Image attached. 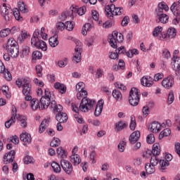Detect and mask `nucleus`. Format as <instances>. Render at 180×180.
<instances>
[{
    "label": "nucleus",
    "instance_id": "nucleus-17",
    "mask_svg": "<svg viewBox=\"0 0 180 180\" xmlns=\"http://www.w3.org/2000/svg\"><path fill=\"white\" fill-rule=\"evenodd\" d=\"M170 10L176 18H179V19H180V0L177 2H174L171 6Z\"/></svg>",
    "mask_w": 180,
    "mask_h": 180
},
{
    "label": "nucleus",
    "instance_id": "nucleus-49",
    "mask_svg": "<svg viewBox=\"0 0 180 180\" xmlns=\"http://www.w3.org/2000/svg\"><path fill=\"white\" fill-rule=\"evenodd\" d=\"M21 53L22 57H26V56H29V53H30V47L27 46L22 47Z\"/></svg>",
    "mask_w": 180,
    "mask_h": 180
},
{
    "label": "nucleus",
    "instance_id": "nucleus-38",
    "mask_svg": "<svg viewBox=\"0 0 180 180\" xmlns=\"http://www.w3.org/2000/svg\"><path fill=\"white\" fill-rule=\"evenodd\" d=\"M51 165L53 172H55L56 174H60V172H61V167L58 163L53 162Z\"/></svg>",
    "mask_w": 180,
    "mask_h": 180
},
{
    "label": "nucleus",
    "instance_id": "nucleus-46",
    "mask_svg": "<svg viewBox=\"0 0 180 180\" xmlns=\"http://www.w3.org/2000/svg\"><path fill=\"white\" fill-rule=\"evenodd\" d=\"M171 134V129L169 128H166L162 131L160 134V137L163 139V137H167Z\"/></svg>",
    "mask_w": 180,
    "mask_h": 180
},
{
    "label": "nucleus",
    "instance_id": "nucleus-12",
    "mask_svg": "<svg viewBox=\"0 0 180 180\" xmlns=\"http://www.w3.org/2000/svg\"><path fill=\"white\" fill-rule=\"evenodd\" d=\"M60 165L63 171H65V174H67L68 175H71V174H72L74 169L72 167V164H71L70 161L65 160H61Z\"/></svg>",
    "mask_w": 180,
    "mask_h": 180
},
{
    "label": "nucleus",
    "instance_id": "nucleus-4",
    "mask_svg": "<svg viewBox=\"0 0 180 180\" xmlns=\"http://www.w3.org/2000/svg\"><path fill=\"white\" fill-rule=\"evenodd\" d=\"M15 84L18 88H20L22 86V94L25 95V101H30L32 99V85H30V81L29 79H18L15 81Z\"/></svg>",
    "mask_w": 180,
    "mask_h": 180
},
{
    "label": "nucleus",
    "instance_id": "nucleus-51",
    "mask_svg": "<svg viewBox=\"0 0 180 180\" xmlns=\"http://www.w3.org/2000/svg\"><path fill=\"white\" fill-rule=\"evenodd\" d=\"M76 91L77 92L80 91H85V83L80 82L76 84Z\"/></svg>",
    "mask_w": 180,
    "mask_h": 180
},
{
    "label": "nucleus",
    "instance_id": "nucleus-42",
    "mask_svg": "<svg viewBox=\"0 0 180 180\" xmlns=\"http://www.w3.org/2000/svg\"><path fill=\"white\" fill-rule=\"evenodd\" d=\"M91 29H92V25H91L90 23H86L82 28V34L84 36H86V33L87 32H89V30H91Z\"/></svg>",
    "mask_w": 180,
    "mask_h": 180
},
{
    "label": "nucleus",
    "instance_id": "nucleus-58",
    "mask_svg": "<svg viewBox=\"0 0 180 180\" xmlns=\"http://www.w3.org/2000/svg\"><path fill=\"white\" fill-rule=\"evenodd\" d=\"M19 11L20 12H22V13H26L27 12V8H26V5H25V3H20L18 4Z\"/></svg>",
    "mask_w": 180,
    "mask_h": 180
},
{
    "label": "nucleus",
    "instance_id": "nucleus-23",
    "mask_svg": "<svg viewBox=\"0 0 180 180\" xmlns=\"http://www.w3.org/2000/svg\"><path fill=\"white\" fill-rule=\"evenodd\" d=\"M56 113H58L56 116L57 122H59L60 123H65V122L68 120V116H67V113L61 112V111L57 112Z\"/></svg>",
    "mask_w": 180,
    "mask_h": 180
},
{
    "label": "nucleus",
    "instance_id": "nucleus-14",
    "mask_svg": "<svg viewBox=\"0 0 180 180\" xmlns=\"http://www.w3.org/2000/svg\"><path fill=\"white\" fill-rule=\"evenodd\" d=\"M72 11V15L75 16V15H79V16H82L83 15H85V12H86V7L82 6L79 8L78 6H72V8H70Z\"/></svg>",
    "mask_w": 180,
    "mask_h": 180
},
{
    "label": "nucleus",
    "instance_id": "nucleus-55",
    "mask_svg": "<svg viewBox=\"0 0 180 180\" xmlns=\"http://www.w3.org/2000/svg\"><path fill=\"white\" fill-rule=\"evenodd\" d=\"M160 161L158 160V158H157V156H152L150 158V165H153V167H156V165H158V162Z\"/></svg>",
    "mask_w": 180,
    "mask_h": 180
},
{
    "label": "nucleus",
    "instance_id": "nucleus-5",
    "mask_svg": "<svg viewBox=\"0 0 180 180\" xmlns=\"http://www.w3.org/2000/svg\"><path fill=\"white\" fill-rule=\"evenodd\" d=\"M7 52L12 58H18L19 57V45L15 39L9 38L7 41Z\"/></svg>",
    "mask_w": 180,
    "mask_h": 180
},
{
    "label": "nucleus",
    "instance_id": "nucleus-50",
    "mask_svg": "<svg viewBox=\"0 0 180 180\" xmlns=\"http://www.w3.org/2000/svg\"><path fill=\"white\" fill-rule=\"evenodd\" d=\"M146 141L148 144H153L154 141H155V137L154 136V134H148L146 137Z\"/></svg>",
    "mask_w": 180,
    "mask_h": 180
},
{
    "label": "nucleus",
    "instance_id": "nucleus-36",
    "mask_svg": "<svg viewBox=\"0 0 180 180\" xmlns=\"http://www.w3.org/2000/svg\"><path fill=\"white\" fill-rule=\"evenodd\" d=\"M86 96H88V91L86 90H82L80 91H77V98L79 100L81 99H86Z\"/></svg>",
    "mask_w": 180,
    "mask_h": 180
},
{
    "label": "nucleus",
    "instance_id": "nucleus-24",
    "mask_svg": "<svg viewBox=\"0 0 180 180\" xmlns=\"http://www.w3.org/2000/svg\"><path fill=\"white\" fill-rule=\"evenodd\" d=\"M129 126V124L126 121H119L115 124V129L117 131H122L124 129H126Z\"/></svg>",
    "mask_w": 180,
    "mask_h": 180
},
{
    "label": "nucleus",
    "instance_id": "nucleus-63",
    "mask_svg": "<svg viewBox=\"0 0 180 180\" xmlns=\"http://www.w3.org/2000/svg\"><path fill=\"white\" fill-rule=\"evenodd\" d=\"M58 65L60 68L65 67V65H67V58H65L64 60H59L58 62Z\"/></svg>",
    "mask_w": 180,
    "mask_h": 180
},
{
    "label": "nucleus",
    "instance_id": "nucleus-33",
    "mask_svg": "<svg viewBox=\"0 0 180 180\" xmlns=\"http://www.w3.org/2000/svg\"><path fill=\"white\" fill-rule=\"evenodd\" d=\"M161 153V147L160 146V144L158 143H154L153 146V149H152V154L154 156L160 155Z\"/></svg>",
    "mask_w": 180,
    "mask_h": 180
},
{
    "label": "nucleus",
    "instance_id": "nucleus-30",
    "mask_svg": "<svg viewBox=\"0 0 180 180\" xmlns=\"http://www.w3.org/2000/svg\"><path fill=\"white\" fill-rule=\"evenodd\" d=\"M54 88L55 89H58L60 94H65L67 92V87L65 85L60 83V82H56L54 84Z\"/></svg>",
    "mask_w": 180,
    "mask_h": 180
},
{
    "label": "nucleus",
    "instance_id": "nucleus-45",
    "mask_svg": "<svg viewBox=\"0 0 180 180\" xmlns=\"http://www.w3.org/2000/svg\"><path fill=\"white\" fill-rule=\"evenodd\" d=\"M159 164H160V169L164 170L167 168V167H169V162L165 160L164 159V160H160L159 161Z\"/></svg>",
    "mask_w": 180,
    "mask_h": 180
},
{
    "label": "nucleus",
    "instance_id": "nucleus-60",
    "mask_svg": "<svg viewBox=\"0 0 180 180\" xmlns=\"http://www.w3.org/2000/svg\"><path fill=\"white\" fill-rule=\"evenodd\" d=\"M23 160L25 164H32L33 162V158L30 155L25 156Z\"/></svg>",
    "mask_w": 180,
    "mask_h": 180
},
{
    "label": "nucleus",
    "instance_id": "nucleus-18",
    "mask_svg": "<svg viewBox=\"0 0 180 180\" xmlns=\"http://www.w3.org/2000/svg\"><path fill=\"white\" fill-rule=\"evenodd\" d=\"M79 44L80 46L75 49V53L72 58L73 61L77 63H80L82 60L81 51H82V48H81V42H79Z\"/></svg>",
    "mask_w": 180,
    "mask_h": 180
},
{
    "label": "nucleus",
    "instance_id": "nucleus-64",
    "mask_svg": "<svg viewBox=\"0 0 180 180\" xmlns=\"http://www.w3.org/2000/svg\"><path fill=\"white\" fill-rule=\"evenodd\" d=\"M102 77H103V70L101 68L97 69L96 78H102Z\"/></svg>",
    "mask_w": 180,
    "mask_h": 180
},
{
    "label": "nucleus",
    "instance_id": "nucleus-1",
    "mask_svg": "<svg viewBox=\"0 0 180 180\" xmlns=\"http://www.w3.org/2000/svg\"><path fill=\"white\" fill-rule=\"evenodd\" d=\"M46 28L41 27L40 30H36L31 39V45L32 47H36L37 49H41L42 51H47V44L43 40H47V34L44 32ZM43 39V40L40 39Z\"/></svg>",
    "mask_w": 180,
    "mask_h": 180
},
{
    "label": "nucleus",
    "instance_id": "nucleus-53",
    "mask_svg": "<svg viewBox=\"0 0 180 180\" xmlns=\"http://www.w3.org/2000/svg\"><path fill=\"white\" fill-rule=\"evenodd\" d=\"M9 34V28L3 29L0 31V37H7Z\"/></svg>",
    "mask_w": 180,
    "mask_h": 180
},
{
    "label": "nucleus",
    "instance_id": "nucleus-41",
    "mask_svg": "<svg viewBox=\"0 0 180 180\" xmlns=\"http://www.w3.org/2000/svg\"><path fill=\"white\" fill-rule=\"evenodd\" d=\"M1 92L7 99H10L11 93H9V87L8 86H3L1 87Z\"/></svg>",
    "mask_w": 180,
    "mask_h": 180
},
{
    "label": "nucleus",
    "instance_id": "nucleus-56",
    "mask_svg": "<svg viewBox=\"0 0 180 180\" xmlns=\"http://www.w3.org/2000/svg\"><path fill=\"white\" fill-rule=\"evenodd\" d=\"M65 25L67 30H68L69 32H71L73 30L74 22H72V21H68Z\"/></svg>",
    "mask_w": 180,
    "mask_h": 180
},
{
    "label": "nucleus",
    "instance_id": "nucleus-35",
    "mask_svg": "<svg viewBox=\"0 0 180 180\" xmlns=\"http://www.w3.org/2000/svg\"><path fill=\"white\" fill-rule=\"evenodd\" d=\"M17 120H19V122H20L22 127H27V122H26V120H27V118L26 117L18 115Z\"/></svg>",
    "mask_w": 180,
    "mask_h": 180
},
{
    "label": "nucleus",
    "instance_id": "nucleus-11",
    "mask_svg": "<svg viewBox=\"0 0 180 180\" xmlns=\"http://www.w3.org/2000/svg\"><path fill=\"white\" fill-rule=\"evenodd\" d=\"M115 51L117 53L118 56L119 54H126L127 57H129V58H133V56L139 55V50L134 49L126 51V48L123 46L119 47Z\"/></svg>",
    "mask_w": 180,
    "mask_h": 180
},
{
    "label": "nucleus",
    "instance_id": "nucleus-27",
    "mask_svg": "<svg viewBox=\"0 0 180 180\" xmlns=\"http://www.w3.org/2000/svg\"><path fill=\"white\" fill-rule=\"evenodd\" d=\"M50 124V120H44L39 126V133L41 134L43 133L47 127H49V125Z\"/></svg>",
    "mask_w": 180,
    "mask_h": 180
},
{
    "label": "nucleus",
    "instance_id": "nucleus-34",
    "mask_svg": "<svg viewBox=\"0 0 180 180\" xmlns=\"http://www.w3.org/2000/svg\"><path fill=\"white\" fill-rule=\"evenodd\" d=\"M145 169L146 171V174H148L149 175L155 172V167L153 165H150V163H147L145 165Z\"/></svg>",
    "mask_w": 180,
    "mask_h": 180
},
{
    "label": "nucleus",
    "instance_id": "nucleus-62",
    "mask_svg": "<svg viewBox=\"0 0 180 180\" xmlns=\"http://www.w3.org/2000/svg\"><path fill=\"white\" fill-rule=\"evenodd\" d=\"M174 124L176 127L179 131H180V115H178L175 117Z\"/></svg>",
    "mask_w": 180,
    "mask_h": 180
},
{
    "label": "nucleus",
    "instance_id": "nucleus-16",
    "mask_svg": "<svg viewBox=\"0 0 180 180\" xmlns=\"http://www.w3.org/2000/svg\"><path fill=\"white\" fill-rule=\"evenodd\" d=\"M16 154V152L13 150L10 152H8L6 153L4 156V164H11V162H13L15 160V155Z\"/></svg>",
    "mask_w": 180,
    "mask_h": 180
},
{
    "label": "nucleus",
    "instance_id": "nucleus-20",
    "mask_svg": "<svg viewBox=\"0 0 180 180\" xmlns=\"http://www.w3.org/2000/svg\"><path fill=\"white\" fill-rule=\"evenodd\" d=\"M154 80L153 77L150 76L143 77L141 79V84L143 86H153V84H154Z\"/></svg>",
    "mask_w": 180,
    "mask_h": 180
},
{
    "label": "nucleus",
    "instance_id": "nucleus-32",
    "mask_svg": "<svg viewBox=\"0 0 180 180\" xmlns=\"http://www.w3.org/2000/svg\"><path fill=\"white\" fill-rule=\"evenodd\" d=\"M162 34H164L162 33V27L161 26L156 27L153 32V36H154V37H158L159 40Z\"/></svg>",
    "mask_w": 180,
    "mask_h": 180
},
{
    "label": "nucleus",
    "instance_id": "nucleus-13",
    "mask_svg": "<svg viewBox=\"0 0 180 180\" xmlns=\"http://www.w3.org/2000/svg\"><path fill=\"white\" fill-rule=\"evenodd\" d=\"M176 36V30L174 27H169L167 33H164L160 37V40H165L167 39H174Z\"/></svg>",
    "mask_w": 180,
    "mask_h": 180
},
{
    "label": "nucleus",
    "instance_id": "nucleus-10",
    "mask_svg": "<svg viewBox=\"0 0 180 180\" xmlns=\"http://www.w3.org/2000/svg\"><path fill=\"white\" fill-rule=\"evenodd\" d=\"M129 102L131 106H137L140 102V93L137 88H131L129 91Z\"/></svg>",
    "mask_w": 180,
    "mask_h": 180
},
{
    "label": "nucleus",
    "instance_id": "nucleus-3",
    "mask_svg": "<svg viewBox=\"0 0 180 180\" xmlns=\"http://www.w3.org/2000/svg\"><path fill=\"white\" fill-rule=\"evenodd\" d=\"M1 16H3L5 20H9L12 19V16H14L16 20H20V11L19 9L14 8L12 10L9 6H7L6 4H3L2 6L0 8Z\"/></svg>",
    "mask_w": 180,
    "mask_h": 180
},
{
    "label": "nucleus",
    "instance_id": "nucleus-39",
    "mask_svg": "<svg viewBox=\"0 0 180 180\" xmlns=\"http://www.w3.org/2000/svg\"><path fill=\"white\" fill-rule=\"evenodd\" d=\"M56 154H58V157H60V158H67V153L63 147H59L57 148Z\"/></svg>",
    "mask_w": 180,
    "mask_h": 180
},
{
    "label": "nucleus",
    "instance_id": "nucleus-22",
    "mask_svg": "<svg viewBox=\"0 0 180 180\" xmlns=\"http://www.w3.org/2000/svg\"><path fill=\"white\" fill-rule=\"evenodd\" d=\"M105 103V101H103V99L98 101V103L96 105V109L94 112L95 116H101V114L102 113V110H103V105Z\"/></svg>",
    "mask_w": 180,
    "mask_h": 180
},
{
    "label": "nucleus",
    "instance_id": "nucleus-37",
    "mask_svg": "<svg viewBox=\"0 0 180 180\" xmlns=\"http://www.w3.org/2000/svg\"><path fill=\"white\" fill-rule=\"evenodd\" d=\"M112 95L115 101H122L123 99V96H122V93L119 90H114Z\"/></svg>",
    "mask_w": 180,
    "mask_h": 180
},
{
    "label": "nucleus",
    "instance_id": "nucleus-40",
    "mask_svg": "<svg viewBox=\"0 0 180 180\" xmlns=\"http://www.w3.org/2000/svg\"><path fill=\"white\" fill-rule=\"evenodd\" d=\"M15 114H13L11 119L6 122L5 127L6 129H9L12 124H13L16 122V118L15 117Z\"/></svg>",
    "mask_w": 180,
    "mask_h": 180
},
{
    "label": "nucleus",
    "instance_id": "nucleus-9",
    "mask_svg": "<svg viewBox=\"0 0 180 180\" xmlns=\"http://www.w3.org/2000/svg\"><path fill=\"white\" fill-rule=\"evenodd\" d=\"M44 92L45 95L39 101L41 103L40 110L47 109L50 106V103H51V92H50V89H45Z\"/></svg>",
    "mask_w": 180,
    "mask_h": 180
},
{
    "label": "nucleus",
    "instance_id": "nucleus-25",
    "mask_svg": "<svg viewBox=\"0 0 180 180\" xmlns=\"http://www.w3.org/2000/svg\"><path fill=\"white\" fill-rule=\"evenodd\" d=\"M139 139H140V132L139 131H136L130 135L129 143L131 144H135V143L139 141Z\"/></svg>",
    "mask_w": 180,
    "mask_h": 180
},
{
    "label": "nucleus",
    "instance_id": "nucleus-57",
    "mask_svg": "<svg viewBox=\"0 0 180 180\" xmlns=\"http://www.w3.org/2000/svg\"><path fill=\"white\" fill-rule=\"evenodd\" d=\"M129 128L131 130H135L136 129V118L134 117L131 116V122L129 124Z\"/></svg>",
    "mask_w": 180,
    "mask_h": 180
},
{
    "label": "nucleus",
    "instance_id": "nucleus-48",
    "mask_svg": "<svg viewBox=\"0 0 180 180\" xmlns=\"http://www.w3.org/2000/svg\"><path fill=\"white\" fill-rule=\"evenodd\" d=\"M61 144V141L58 138H53L51 142V147H58Z\"/></svg>",
    "mask_w": 180,
    "mask_h": 180
},
{
    "label": "nucleus",
    "instance_id": "nucleus-6",
    "mask_svg": "<svg viewBox=\"0 0 180 180\" xmlns=\"http://www.w3.org/2000/svg\"><path fill=\"white\" fill-rule=\"evenodd\" d=\"M164 10L167 12V11L169 10V8H168V6L165 5L164 3L159 4L158 10L156 11L158 15L157 22L165 24L168 23L169 17L167 14L164 13Z\"/></svg>",
    "mask_w": 180,
    "mask_h": 180
},
{
    "label": "nucleus",
    "instance_id": "nucleus-31",
    "mask_svg": "<svg viewBox=\"0 0 180 180\" xmlns=\"http://www.w3.org/2000/svg\"><path fill=\"white\" fill-rule=\"evenodd\" d=\"M58 35L55 34L54 36L49 38V45L51 47H57L58 46Z\"/></svg>",
    "mask_w": 180,
    "mask_h": 180
},
{
    "label": "nucleus",
    "instance_id": "nucleus-7",
    "mask_svg": "<svg viewBox=\"0 0 180 180\" xmlns=\"http://www.w3.org/2000/svg\"><path fill=\"white\" fill-rule=\"evenodd\" d=\"M124 13L123 8L116 7L112 4L105 7V15L109 19H113V16H120Z\"/></svg>",
    "mask_w": 180,
    "mask_h": 180
},
{
    "label": "nucleus",
    "instance_id": "nucleus-21",
    "mask_svg": "<svg viewBox=\"0 0 180 180\" xmlns=\"http://www.w3.org/2000/svg\"><path fill=\"white\" fill-rule=\"evenodd\" d=\"M20 139L21 141H23L24 146H27V144H30V143H32V136L27 132L20 134Z\"/></svg>",
    "mask_w": 180,
    "mask_h": 180
},
{
    "label": "nucleus",
    "instance_id": "nucleus-19",
    "mask_svg": "<svg viewBox=\"0 0 180 180\" xmlns=\"http://www.w3.org/2000/svg\"><path fill=\"white\" fill-rule=\"evenodd\" d=\"M148 129L152 131V133H160L161 131V124L158 122H153L149 126Z\"/></svg>",
    "mask_w": 180,
    "mask_h": 180
},
{
    "label": "nucleus",
    "instance_id": "nucleus-44",
    "mask_svg": "<svg viewBox=\"0 0 180 180\" xmlns=\"http://www.w3.org/2000/svg\"><path fill=\"white\" fill-rule=\"evenodd\" d=\"M174 101H175V96L174 95V91H170L167 98L168 105H172V103H174Z\"/></svg>",
    "mask_w": 180,
    "mask_h": 180
},
{
    "label": "nucleus",
    "instance_id": "nucleus-8",
    "mask_svg": "<svg viewBox=\"0 0 180 180\" xmlns=\"http://www.w3.org/2000/svg\"><path fill=\"white\" fill-rule=\"evenodd\" d=\"M108 41L111 47L113 49H117V43H122L123 41V34L114 31L112 34L109 36Z\"/></svg>",
    "mask_w": 180,
    "mask_h": 180
},
{
    "label": "nucleus",
    "instance_id": "nucleus-2",
    "mask_svg": "<svg viewBox=\"0 0 180 180\" xmlns=\"http://www.w3.org/2000/svg\"><path fill=\"white\" fill-rule=\"evenodd\" d=\"M95 103L96 101L94 100L91 98H83L79 107L76 103H72V110L75 113H79V110L86 113V112H89V110H91V109H94Z\"/></svg>",
    "mask_w": 180,
    "mask_h": 180
},
{
    "label": "nucleus",
    "instance_id": "nucleus-52",
    "mask_svg": "<svg viewBox=\"0 0 180 180\" xmlns=\"http://www.w3.org/2000/svg\"><path fill=\"white\" fill-rule=\"evenodd\" d=\"M126 141H122L119 144H118V150L120 153H124V150L126 148Z\"/></svg>",
    "mask_w": 180,
    "mask_h": 180
},
{
    "label": "nucleus",
    "instance_id": "nucleus-47",
    "mask_svg": "<svg viewBox=\"0 0 180 180\" xmlns=\"http://www.w3.org/2000/svg\"><path fill=\"white\" fill-rule=\"evenodd\" d=\"M28 36H30V35L27 33V32L22 31L21 36H20L18 37V41H20V43H22V41H25V40H26V39H27Z\"/></svg>",
    "mask_w": 180,
    "mask_h": 180
},
{
    "label": "nucleus",
    "instance_id": "nucleus-59",
    "mask_svg": "<svg viewBox=\"0 0 180 180\" xmlns=\"http://www.w3.org/2000/svg\"><path fill=\"white\" fill-rule=\"evenodd\" d=\"M35 70L37 71V75L38 77H42L43 74L41 73L43 71V67L40 65L36 66Z\"/></svg>",
    "mask_w": 180,
    "mask_h": 180
},
{
    "label": "nucleus",
    "instance_id": "nucleus-29",
    "mask_svg": "<svg viewBox=\"0 0 180 180\" xmlns=\"http://www.w3.org/2000/svg\"><path fill=\"white\" fill-rule=\"evenodd\" d=\"M70 162H72L73 165H79L81 164V157L78 154H72Z\"/></svg>",
    "mask_w": 180,
    "mask_h": 180
},
{
    "label": "nucleus",
    "instance_id": "nucleus-61",
    "mask_svg": "<svg viewBox=\"0 0 180 180\" xmlns=\"http://www.w3.org/2000/svg\"><path fill=\"white\" fill-rule=\"evenodd\" d=\"M56 27L58 30H61V32H63V30L65 29V24L63 22H59L56 24Z\"/></svg>",
    "mask_w": 180,
    "mask_h": 180
},
{
    "label": "nucleus",
    "instance_id": "nucleus-43",
    "mask_svg": "<svg viewBox=\"0 0 180 180\" xmlns=\"http://www.w3.org/2000/svg\"><path fill=\"white\" fill-rule=\"evenodd\" d=\"M43 58V53L39 51H34L32 53V60H41Z\"/></svg>",
    "mask_w": 180,
    "mask_h": 180
},
{
    "label": "nucleus",
    "instance_id": "nucleus-26",
    "mask_svg": "<svg viewBox=\"0 0 180 180\" xmlns=\"http://www.w3.org/2000/svg\"><path fill=\"white\" fill-rule=\"evenodd\" d=\"M30 108L32 109V110H37V109L40 110V108H41V105H40V101H39V99L37 98H33L30 99Z\"/></svg>",
    "mask_w": 180,
    "mask_h": 180
},
{
    "label": "nucleus",
    "instance_id": "nucleus-15",
    "mask_svg": "<svg viewBox=\"0 0 180 180\" xmlns=\"http://www.w3.org/2000/svg\"><path fill=\"white\" fill-rule=\"evenodd\" d=\"M174 81L172 76H168L162 81V85L165 89H170V88L174 86Z\"/></svg>",
    "mask_w": 180,
    "mask_h": 180
},
{
    "label": "nucleus",
    "instance_id": "nucleus-28",
    "mask_svg": "<svg viewBox=\"0 0 180 180\" xmlns=\"http://www.w3.org/2000/svg\"><path fill=\"white\" fill-rule=\"evenodd\" d=\"M56 106H57V102L54 100H51V108L54 113H57V112H62L63 111V106L61 105H58L57 106L58 109H56Z\"/></svg>",
    "mask_w": 180,
    "mask_h": 180
},
{
    "label": "nucleus",
    "instance_id": "nucleus-54",
    "mask_svg": "<svg viewBox=\"0 0 180 180\" xmlns=\"http://www.w3.org/2000/svg\"><path fill=\"white\" fill-rule=\"evenodd\" d=\"M162 56L163 58H171V53L167 49L162 50Z\"/></svg>",
    "mask_w": 180,
    "mask_h": 180
}]
</instances>
